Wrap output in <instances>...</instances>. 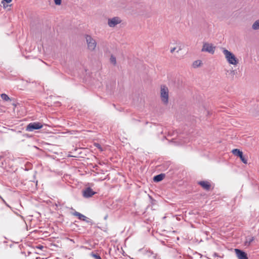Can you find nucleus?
Returning a JSON list of instances; mask_svg holds the SVG:
<instances>
[{"label": "nucleus", "instance_id": "14", "mask_svg": "<svg viewBox=\"0 0 259 259\" xmlns=\"http://www.w3.org/2000/svg\"><path fill=\"white\" fill-rule=\"evenodd\" d=\"M232 152L233 154L238 156V157H241V155L243 154V153L242 151H241L240 150L238 149H234L232 151Z\"/></svg>", "mask_w": 259, "mask_h": 259}, {"label": "nucleus", "instance_id": "8", "mask_svg": "<svg viewBox=\"0 0 259 259\" xmlns=\"http://www.w3.org/2000/svg\"><path fill=\"white\" fill-rule=\"evenodd\" d=\"M82 193L84 197L88 198L92 197L96 193V192L93 191L91 188H87L83 191Z\"/></svg>", "mask_w": 259, "mask_h": 259}, {"label": "nucleus", "instance_id": "18", "mask_svg": "<svg viewBox=\"0 0 259 259\" xmlns=\"http://www.w3.org/2000/svg\"><path fill=\"white\" fill-rule=\"evenodd\" d=\"M110 62L113 65H115L116 63V59L115 57H114L113 56H111V57L110 58Z\"/></svg>", "mask_w": 259, "mask_h": 259}, {"label": "nucleus", "instance_id": "19", "mask_svg": "<svg viewBox=\"0 0 259 259\" xmlns=\"http://www.w3.org/2000/svg\"><path fill=\"white\" fill-rule=\"evenodd\" d=\"M1 97L4 100H5V101H8V100H10V98L6 95V94H2L1 95Z\"/></svg>", "mask_w": 259, "mask_h": 259}, {"label": "nucleus", "instance_id": "22", "mask_svg": "<svg viewBox=\"0 0 259 259\" xmlns=\"http://www.w3.org/2000/svg\"><path fill=\"white\" fill-rule=\"evenodd\" d=\"M96 257H97V258L100 259V257L98 256H96Z\"/></svg>", "mask_w": 259, "mask_h": 259}, {"label": "nucleus", "instance_id": "3", "mask_svg": "<svg viewBox=\"0 0 259 259\" xmlns=\"http://www.w3.org/2000/svg\"><path fill=\"white\" fill-rule=\"evenodd\" d=\"M216 47L214 44L208 42H203L201 51L202 52H206L210 54H213L215 51Z\"/></svg>", "mask_w": 259, "mask_h": 259}, {"label": "nucleus", "instance_id": "16", "mask_svg": "<svg viewBox=\"0 0 259 259\" xmlns=\"http://www.w3.org/2000/svg\"><path fill=\"white\" fill-rule=\"evenodd\" d=\"M74 214L75 215L77 216L78 218V219L81 220L85 221V219L87 218V217L85 216H84L83 214H81L77 212H75Z\"/></svg>", "mask_w": 259, "mask_h": 259}, {"label": "nucleus", "instance_id": "11", "mask_svg": "<svg viewBox=\"0 0 259 259\" xmlns=\"http://www.w3.org/2000/svg\"><path fill=\"white\" fill-rule=\"evenodd\" d=\"M199 185L204 189L208 190L210 188V185L208 182L201 181L199 182Z\"/></svg>", "mask_w": 259, "mask_h": 259}, {"label": "nucleus", "instance_id": "5", "mask_svg": "<svg viewBox=\"0 0 259 259\" xmlns=\"http://www.w3.org/2000/svg\"><path fill=\"white\" fill-rule=\"evenodd\" d=\"M85 40L87 42L88 49L91 51H94L97 46L96 40L91 35H87L85 36Z\"/></svg>", "mask_w": 259, "mask_h": 259}, {"label": "nucleus", "instance_id": "13", "mask_svg": "<svg viewBox=\"0 0 259 259\" xmlns=\"http://www.w3.org/2000/svg\"><path fill=\"white\" fill-rule=\"evenodd\" d=\"M254 238L252 236H248L246 238L245 244V245L248 246L250 244V243L253 241Z\"/></svg>", "mask_w": 259, "mask_h": 259}, {"label": "nucleus", "instance_id": "2", "mask_svg": "<svg viewBox=\"0 0 259 259\" xmlns=\"http://www.w3.org/2000/svg\"><path fill=\"white\" fill-rule=\"evenodd\" d=\"M160 99L163 104L166 105L169 101V91L166 85H161L159 91Z\"/></svg>", "mask_w": 259, "mask_h": 259}, {"label": "nucleus", "instance_id": "20", "mask_svg": "<svg viewBox=\"0 0 259 259\" xmlns=\"http://www.w3.org/2000/svg\"><path fill=\"white\" fill-rule=\"evenodd\" d=\"M240 158L244 163L246 164L247 163V159L243 157V154L241 155V157H240Z\"/></svg>", "mask_w": 259, "mask_h": 259}, {"label": "nucleus", "instance_id": "17", "mask_svg": "<svg viewBox=\"0 0 259 259\" xmlns=\"http://www.w3.org/2000/svg\"><path fill=\"white\" fill-rule=\"evenodd\" d=\"M12 0H3L2 4L3 5L4 8H6L8 6V4L11 3Z\"/></svg>", "mask_w": 259, "mask_h": 259}, {"label": "nucleus", "instance_id": "7", "mask_svg": "<svg viewBox=\"0 0 259 259\" xmlns=\"http://www.w3.org/2000/svg\"><path fill=\"white\" fill-rule=\"evenodd\" d=\"M42 127V124L39 122L30 123L26 127V130L32 132L34 130L40 129Z\"/></svg>", "mask_w": 259, "mask_h": 259}, {"label": "nucleus", "instance_id": "9", "mask_svg": "<svg viewBox=\"0 0 259 259\" xmlns=\"http://www.w3.org/2000/svg\"><path fill=\"white\" fill-rule=\"evenodd\" d=\"M235 252L238 259H247L246 254L239 249H235Z\"/></svg>", "mask_w": 259, "mask_h": 259}, {"label": "nucleus", "instance_id": "15", "mask_svg": "<svg viewBox=\"0 0 259 259\" xmlns=\"http://www.w3.org/2000/svg\"><path fill=\"white\" fill-rule=\"evenodd\" d=\"M164 175L162 174L157 175L154 178V181L155 182H159L163 180Z\"/></svg>", "mask_w": 259, "mask_h": 259}, {"label": "nucleus", "instance_id": "4", "mask_svg": "<svg viewBox=\"0 0 259 259\" xmlns=\"http://www.w3.org/2000/svg\"><path fill=\"white\" fill-rule=\"evenodd\" d=\"M122 20L119 16H114L107 19V25L110 28H115L122 23Z\"/></svg>", "mask_w": 259, "mask_h": 259}, {"label": "nucleus", "instance_id": "1", "mask_svg": "<svg viewBox=\"0 0 259 259\" xmlns=\"http://www.w3.org/2000/svg\"><path fill=\"white\" fill-rule=\"evenodd\" d=\"M222 53L226 61L233 67H236L239 64V60L233 52L226 48H222Z\"/></svg>", "mask_w": 259, "mask_h": 259}, {"label": "nucleus", "instance_id": "6", "mask_svg": "<svg viewBox=\"0 0 259 259\" xmlns=\"http://www.w3.org/2000/svg\"><path fill=\"white\" fill-rule=\"evenodd\" d=\"M182 50V44L180 41H175L170 44V52L174 54L175 52L179 53Z\"/></svg>", "mask_w": 259, "mask_h": 259}, {"label": "nucleus", "instance_id": "10", "mask_svg": "<svg viewBox=\"0 0 259 259\" xmlns=\"http://www.w3.org/2000/svg\"><path fill=\"white\" fill-rule=\"evenodd\" d=\"M202 61L200 60H197L194 61L192 64V66L194 68H197L202 66Z\"/></svg>", "mask_w": 259, "mask_h": 259}, {"label": "nucleus", "instance_id": "12", "mask_svg": "<svg viewBox=\"0 0 259 259\" xmlns=\"http://www.w3.org/2000/svg\"><path fill=\"white\" fill-rule=\"evenodd\" d=\"M251 28L253 30H259V19L255 21L251 25Z\"/></svg>", "mask_w": 259, "mask_h": 259}, {"label": "nucleus", "instance_id": "21", "mask_svg": "<svg viewBox=\"0 0 259 259\" xmlns=\"http://www.w3.org/2000/svg\"><path fill=\"white\" fill-rule=\"evenodd\" d=\"M54 2H55V4L56 5H60L61 4V3H62V0H54Z\"/></svg>", "mask_w": 259, "mask_h": 259}]
</instances>
